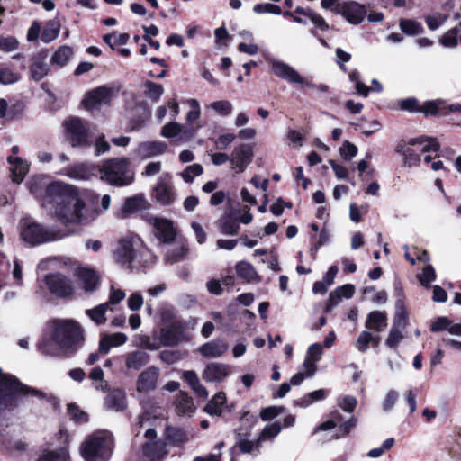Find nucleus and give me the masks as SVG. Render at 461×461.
<instances>
[{
  "label": "nucleus",
  "instance_id": "nucleus-1",
  "mask_svg": "<svg viewBox=\"0 0 461 461\" xmlns=\"http://www.w3.org/2000/svg\"><path fill=\"white\" fill-rule=\"evenodd\" d=\"M46 203H51L53 219L63 225L86 224L95 218V212L86 206L81 190L76 185L57 181L48 189Z\"/></svg>",
  "mask_w": 461,
  "mask_h": 461
},
{
  "label": "nucleus",
  "instance_id": "nucleus-2",
  "mask_svg": "<svg viewBox=\"0 0 461 461\" xmlns=\"http://www.w3.org/2000/svg\"><path fill=\"white\" fill-rule=\"evenodd\" d=\"M52 341L65 356L73 355L84 341V330L73 320H59L53 322Z\"/></svg>",
  "mask_w": 461,
  "mask_h": 461
},
{
  "label": "nucleus",
  "instance_id": "nucleus-3",
  "mask_svg": "<svg viewBox=\"0 0 461 461\" xmlns=\"http://www.w3.org/2000/svg\"><path fill=\"white\" fill-rule=\"evenodd\" d=\"M99 174L102 181L113 186H127L134 181V174L130 169V161L125 158L106 159L101 165Z\"/></svg>",
  "mask_w": 461,
  "mask_h": 461
},
{
  "label": "nucleus",
  "instance_id": "nucleus-4",
  "mask_svg": "<svg viewBox=\"0 0 461 461\" xmlns=\"http://www.w3.org/2000/svg\"><path fill=\"white\" fill-rule=\"evenodd\" d=\"M113 438L108 431H97L86 438L81 446L86 461H107L113 451Z\"/></svg>",
  "mask_w": 461,
  "mask_h": 461
},
{
  "label": "nucleus",
  "instance_id": "nucleus-5",
  "mask_svg": "<svg viewBox=\"0 0 461 461\" xmlns=\"http://www.w3.org/2000/svg\"><path fill=\"white\" fill-rule=\"evenodd\" d=\"M71 232L68 230L56 226L46 227L41 223L25 221L21 231L22 239L31 244L38 245L51 242L68 237Z\"/></svg>",
  "mask_w": 461,
  "mask_h": 461
},
{
  "label": "nucleus",
  "instance_id": "nucleus-6",
  "mask_svg": "<svg viewBox=\"0 0 461 461\" xmlns=\"http://www.w3.org/2000/svg\"><path fill=\"white\" fill-rule=\"evenodd\" d=\"M439 143L434 138L420 136L409 140L408 144H399L396 151L402 155L404 164L412 167L420 161L419 152L438 151Z\"/></svg>",
  "mask_w": 461,
  "mask_h": 461
},
{
  "label": "nucleus",
  "instance_id": "nucleus-7",
  "mask_svg": "<svg viewBox=\"0 0 461 461\" xmlns=\"http://www.w3.org/2000/svg\"><path fill=\"white\" fill-rule=\"evenodd\" d=\"M67 138L73 147L90 145L88 141L89 125L77 117H70L64 122Z\"/></svg>",
  "mask_w": 461,
  "mask_h": 461
},
{
  "label": "nucleus",
  "instance_id": "nucleus-8",
  "mask_svg": "<svg viewBox=\"0 0 461 461\" xmlns=\"http://www.w3.org/2000/svg\"><path fill=\"white\" fill-rule=\"evenodd\" d=\"M44 281L50 293L58 298L69 297L74 292L72 280L62 274H49Z\"/></svg>",
  "mask_w": 461,
  "mask_h": 461
},
{
  "label": "nucleus",
  "instance_id": "nucleus-9",
  "mask_svg": "<svg viewBox=\"0 0 461 461\" xmlns=\"http://www.w3.org/2000/svg\"><path fill=\"white\" fill-rule=\"evenodd\" d=\"M333 12L340 14L351 24L361 23L366 15V6L355 1L338 3Z\"/></svg>",
  "mask_w": 461,
  "mask_h": 461
},
{
  "label": "nucleus",
  "instance_id": "nucleus-10",
  "mask_svg": "<svg viewBox=\"0 0 461 461\" xmlns=\"http://www.w3.org/2000/svg\"><path fill=\"white\" fill-rule=\"evenodd\" d=\"M266 59L271 66V71L273 74L279 78L292 84L310 86L309 83L303 78L299 72L296 71L289 64L269 57H267Z\"/></svg>",
  "mask_w": 461,
  "mask_h": 461
},
{
  "label": "nucleus",
  "instance_id": "nucleus-11",
  "mask_svg": "<svg viewBox=\"0 0 461 461\" xmlns=\"http://www.w3.org/2000/svg\"><path fill=\"white\" fill-rule=\"evenodd\" d=\"M155 200L162 205H169L175 201V190L169 174L161 175L153 190Z\"/></svg>",
  "mask_w": 461,
  "mask_h": 461
},
{
  "label": "nucleus",
  "instance_id": "nucleus-12",
  "mask_svg": "<svg viewBox=\"0 0 461 461\" xmlns=\"http://www.w3.org/2000/svg\"><path fill=\"white\" fill-rule=\"evenodd\" d=\"M185 339V327L178 319H173L172 321L160 330L161 344L167 347H174Z\"/></svg>",
  "mask_w": 461,
  "mask_h": 461
},
{
  "label": "nucleus",
  "instance_id": "nucleus-13",
  "mask_svg": "<svg viewBox=\"0 0 461 461\" xmlns=\"http://www.w3.org/2000/svg\"><path fill=\"white\" fill-rule=\"evenodd\" d=\"M253 155V148L250 144L243 143L235 147L230 158L231 168L236 173L244 172L251 163Z\"/></svg>",
  "mask_w": 461,
  "mask_h": 461
},
{
  "label": "nucleus",
  "instance_id": "nucleus-14",
  "mask_svg": "<svg viewBox=\"0 0 461 461\" xmlns=\"http://www.w3.org/2000/svg\"><path fill=\"white\" fill-rule=\"evenodd\" d=\"M135 258L134 238L125 237L118 240L113 250L115 262L121 265L130 264Z\"/></svg>",
  "mask_w": 461,
  "mask_h": 461
},
{
  "label": "nucleus",
  "instance_id": "nucleus-15",
  "mask_svg": "<svg viewBox=\"0 0 461 461\" xmlns=\"http://www.w3.org/2000/svg\"><path fill=\"white\" fill-rule=\"evenodd\" d=\"M160 375L158 367L151 366L142 371L136 381V389L140 393H147L157 387V383Z\"/></svg>",
  "mask_w": 461,
  "mask_h": 461
},
{
  "label": "nucleus",
  "instance_id": "nucleus-16",
  "mask_svg": "<svg viewBox=\"0 0 461 461\" xmlns=\"http://www.w3.org/2000/svg\"><path fill=\"white\" fill-rule=\"evenodd\" d=\"M113 88L103 86L89 92L84 99V104L89 109H95L110 103Z\"/></svg>",
  "mask_w": 461,
  "mask_h": 461
},
{
  "label": "nucleus",
  "instance_id": "nucleus-17",
  "mask_svg": "<svg viewBox=\"0 0 461 461\" xmlns=\"http://www.w3.org/2000/svg\"><path fill=\"white\" fill-rule=\"evenodd\" d=\"M201 127V125L184 127L177 122H171L162 127L161 135L167 139L179 136L180 140H189Z\"/></svg>",
  "mask_w": 461,
  "mask_h": 461
},
{
  "label": "nucleus",
  "instance_id": "nucleus-18",
  "mask_svg": "<svg viewBox=\"0 0 461 461\" xmlns=\"http://www.w3.org/2000/svg\"><path fill=\"white\" fill-rule=\"evenodd\" d=\"M231 373V366L224 363L212 362L206 365L203 379L210 383H220Z\"/></svg>",
  "mask_w": 461,
  "mask_h": 461
},
{
  "label": "nucleus",
  "instance_id": "nucleus-19",
  "mask_svg": "<svg viewBox=\"0 0 461 461\" xmlns=\"http://www.w3.org/2000/svg\"><path fill=\"white\" fill-rule=\"evenodd\" d=\"M30 76L35 81H40L45 77L49 71L50 66L47 62V54L39 52L31 59Z\"/></svg>",
  "mask_w": 461,
  "mask_h": 461
},
{
  "label": "nucleus",
  "instance_id": "nucleus-20",
  "mask_svg": "<svg viewBox=\"0 0 461 461\" xmlns=\"http://www.w3.org/2000/svg\"><path fill=\"white\" fill-rule=\"evenodd\" d=\"M51 185L48 184L44 177L42 176H34L28 182V186L30 193L38 200L41 201V206L45 209H49L51 203H46L45 199L47 197L48 189Z\"/></svg>",
  "mask_w": 461,
  "mask_h": 461
},
{
  "label": "nucleus",
  "instance_id": "nucleus-21",
  "mask_svg": "<svg viewBox=\"0 0 461 461\" xmlns=\"http://www.w3.org/2000/svg\"><path fill=\"white\" fill-rule=\"evenodd\" d=\"M229 348L228 343L217 339L204 343L198 348V352L206 358L221 357Z\"/></svg>",
  "mask_w": 461,
  "mask_h": 461
},
{
  "label": "nucleus",
  "instance_id": "nucleus-22",
  "mask_svg": "<svg viewBox=\"0 0 461 461\" xmlns=\"http://www.w3.org/2000/svg\"><path fill=\"white\" fill-rule=\"evenodd\" d=\"M167 149L164 141H145L141 142L135 150L136 156L146 159L154 156L163 154Z\"/></svg>",
  "mask_w": 461,
  "mask_h": 461
},
{
  "label": "nucleus",
  "instance_id": "nucleus-23",
  "mask_svg": "<svg viewBox=\"0 0 461 461\" xmlns=\"http://www.w3.org/2000/svg\"><path fill=\"white\" fill-rule=\"evenodd\" d=\"M153 225L156 237L163 242H170L176 236L173 223L166 219L155 218Z\"/></svg>",
  "mask_w": 461,
  "mask_h": 461
},
{
  "label": "nucleus",
  "instance_id": "nucleus-24",
  "mask_svg": "<svg viewBox=\"0 0 461 461\" xmlns=\"http://www.w3.org/2000/svg\"><path fill=\"white\" fill-rule=\"evenodd\" d=\"M128 340L127 335L122 332L104 334L99 342V352L107 354L112 348L120 347Z\"/></svg>",
  "mask_w": 461,
  "mask_h": 461
},
{
  "label": "nucleus",
  "instance_id": "nucleus-25",
  "mask_svg": "<svg viewBox=\"0 0 461 461\" xmlns=\"http://www.w3.org/2000/svg\"><path fill=\"white\" fill-rule=\"evenodd\" d=\"M77 277L83 289L86 293L95 291L99 284L98 274L90 268H79Z\"/></svg>",
  "mask_w": 461,
  "mask_h": 461
},
{
  "label": "nucleus",
  "instance_id": "nucleus-26",
  "mask_svg": "<svg viewBox=\"0 0 461 461\" xmlns=\"http://www.w3.org/2000/svg\"><path fill=\"white\" fill-rule=\"evenodd\" d=\"M387 314L383 311L370 312L365 322V327L376 332L383 331L387 327Z\"/></svg>",
  "mask_w": 461,
  "mask_h": 461
},
{
  "label": "nucleus",
  "instance_id": "nucleus-27",
  "mask_svg": "<svg viewBox=\"0 0 461 461\" xmlns=\"http://www.w3.org/2000/svg\"><path fill=\"white\" fill-rule=\"evenodd\" d=\"M104 405L107 409L113 411L124 410L127 406L125 393L122 390L110 392L104 399Z\"/></svg>",
  "mask_w": 461,
  "mask_h": 461
},
{
  "label": "nucleus",
  "instance_id": "nucleus-28",
  "mask_svg": "<svg viewBox=\"0 0 461 461\" xmlns=\"http://www.w3.org/2000/svg\"><path fill=\"white\" fill-rule=\"evenodd\" d=\"M128 369L139 370L149 362V355L143 350H135L124 356Z\"/></svg>",
  "mask_w": 461,
  "mask_h": 461
},
{
  "label": "nucleus",
  "instance_id": "nucleus-29",
  "mask_svg": "<svg viewBox=\"0 0 461 461\" xmlns=\"http://www.w3.org/2000/svg\"><path fill=\"white\" fill-rule=\"evenodd\" d=\"M7 161L11 165L13 180L21 183L29 170V165L19 157L9 156Z\"/></svg>",
  "mask_w": 461,
  "mask_h": 461
},
{
  "label": "nucleus",
  "instance_id": "nucleus-30",
  "mask_svg": "<svg viewBox=\"0 0 461 461\" xmlns=\"http://www.w3.org/2000/svg\"><path fill=\"white\" fill-rule=\"evenodd\" d=\"M147 206V201L141 194H137L125 199L123 206L121 210V214L124 217L127 214L137 212L140 210L145 209Z\"/></svg>",
  "mask_w": 461,
  "mask_h": 461
},
{
  "label": "nucleus",
  "instance_id": "nucleus-31",
  "mask_svg": "<svg viewBox=\"0 0 461 461\" xmlns=\"http://www.w3.org/2000/svg\"><path fill=\"white\" fill-rule=\"evenodd\" d=\"M182 378L189 384L194 393L203 399L207 398L208 392L206 388L200 383L196 372L193 370L184 371Z\"/></svg>",
  "mask_w": 461,
  "mask_h": 461
},
{
  "label": "nucleus",
  "instance_id": "nucleus-32",
  "mask_svg": "<svg viewBox=\"0 0 461 461\" xmlns=\"http://www.w3.org/2000/svg\"><path fill=\"white\" fill-rule=\"evenodd\" d=\"M226 408L225 393L220 392L204 407V411L212 416H221Z\"/></svg>",
  "mask_w": 461,
  "mask_h": 461
},
{
  "label": "nucleus",
  "instance_id": "nucleus-33",
  "mask_svg": "<svg viewBox=\"0 0 461 461\" xmlns=\"http://www.w3.org/2000/svg\"><path fill=\"white\" fill-rule=\"evenodd\" d=\"M59 174L77 180H87L90 177L88 167L84 163L65 167Z\"/></svg>",
  "mask_w": 461,
  "mask_h": 461
},
{
  "label": "nucleus",
  "instance_id": "nucleus-34",
  "mask_svg": "<svg viewBox=\"0 0 461 461\" xmlns=\"http://www.w3.org/2000/svg\"><path fill=\"white\" fill-rule=\"evenodd\" d=\"M176 410L180 415H191L194 410V404L192 398L184 392H180L176 398Z\"/></svg>",
  "mask_w": 461,
  "mask_h": 461
},
{
  "label": "nucleus",
  "instance_id": "nucleus-35",
  "mask_svg": "<svg viewBox=\"0 0 461 461\" xmlns=\"http://www.w3.org/2000/svg\"><path fill=\"white\" fill-rule=\"evenodd\" d=\"M446 101L443 99H437L426 102L420 108V112L423 113L426 116L429 115H447Z\"/></svg>",
  "mask_w": 461,
  "mask_h": 461
},
{
  "label": "nucleus",
  "instance_id": "nucleus-36",
  "mask_svg": "<svg viewBox=\"0 0 461 461\" xmlns=\"http://www.w3.org/2000/svg\"><path fill=\"white\" fill-rule=\"evenodd\" d=\"M61 23L58 18L50 20L41 34V39L43 42L49 43L54 41L59 34Z\"/></svg>",
  "mask_w": 461,
  "mask_h": 461
},
{
  "label": "nucleus",
  "instance_id": "nucleus-37",
  "mask_svg": "<svg viewBox=\"0 0 461 461\" xmlns=\"http://www.w3.org/2000/svg\"><path fill=\"white\" fill-rule=\"evenodd\" d=\"M188 249L186 242L184 240H178L169 250H167L166 259L170 263H175L185 258Z\"/></svg>",
  "mask_w": 461,
  "mask_h": 461
},
{
  "label": "nucleus",
  "instance_id": "nucleus-38",
  "mask_svg": "<svg viewBox=\"0 0 461 461\" xmlns=\"http://www.w3.org/2000/svg\"><path fill=\"white\" fill-rule=\"evenodd\" d=\"M236 272L239 277L248 281H258L259 277L254 267L247 261H240L236 264Z\"/></svg>",
  "mask_w": 461,
  "mask_h": 461
},
{
  "label": "nucleus",
  "instance_id": "nucleus-39",
  "mask_svg": "<svg viewBox=\"0 0 461 461\" xmlns=\"http://www.w3.org/2000/svg\"><path fill=\"white\" fill-rule=\"evenodd\" d=\"M74 54L71 47L63 45L60 46L51 56L50 61L52 64L59 67L66 66Z\"/></svg>",
  "mask_w": 461,
  "mask_h": 461
},
{
  "label": "nucleus",
  "instance_id": "nucleus-40",
  "mask_svg": "<svg viewBox=\"0 0 461 461\" xmlns=\"http://www.w3.org/2000/svg\"><path fill=\"white\" fill-rule=\"evenodd\" d=\"M408 323V312L402 299H397L395 302V314L393 326L404 330Z\"/></svg>",
  "mask_w": 461,
  "mask_h": 461
},
{
  "label": "nucleus",
  "instance_id": "nucleus-41",
  "mask_svg": "<svg viewBox=\"0 0 461 461\" xmlns=\"http://www.w3.org/2000/svg\"><path fill=\"white\" fill-rule=\"evenodd\" d=\"M218 229L224 235H237L239 233L240 226L236 220L230 216H222L216 222Z\"/></svg>",
  "mask_w": 461,
  "mask_h": 461
},
{
  "label": "nucleus",
  "instance_id": "nucleus-42",
  "mask_svg": "<svg viewBox=\"0 0 461 461\" xmlns=\"http://www.w3.org/2000/svg\"><path fill=\"white\" fill-rule=\"evenodd\" d=\"M401 31L409 36H415L423 33L422 24L412 19H401L399 22Z\"/></svg>",
  "mask_w": 461,
  "mask_h": 461
},
{
  "label": "nucleus",
  "instance_id": "nucleus-43",
  "mask_svg": "<svg viewBox=\"0 0 461 461\" xmlns=\"http://www.w3.org/2000/svg\"><path fill=\"white\" fill-rule=\"evenodd\" d=\"M109 310V303H101L86 311V314L97 325L105 323V312Z\"/></svg>",
  "mask_w": 461,
  "mask_h": 461
},
{
  "label": "nucleus",
  "instance_id": "nucleus-44",
  "mask_svg": "<svg viewBox=\"0 0 461 461\" xmlns=\"http://www.w3.org/2000/svg\"><path fill=\"white\" fill-rule=\"evenodd\" d=\"M164 446L159 442H146L143 446V454L151 461H159L164 455Z\"/></svg>",
  "mask_w": 461,
  "mask_h": 461
},
{
  "label": "nucleus",
  "instance_id": "nucleus-45",
  "mask_svg": "<svg viewBox=\"0 0 461 461\" xmlns=\"http://www.w3.org/2000/svg\"><path fill=\"white\" fill-rule=\"evenodd\" d=\"M185 104L189 105L190 110L186 114V126H197L194 123L199 120L201 116L200 104L196 99L191 98L185 101Z\"/></svg>",
  "mask_w": 461,
  "mask_h": 461
},
{
  "label": "nucleus",
  "instance_id": "nucleus-46",
  "mask_svg": "<svg viewBox=\"0 0 461 461\" xmlns=\"http://www.w3.org/2000/svg\"><path fill=\"white\" fill-rule=\"evenodd\" d=\"M68 452L66 447L43 453L37 461H68Z\"/></svg>",
  "mask_w": 461,
  "mask_h": 461
},
{
  "label": "nucleus",
  "instance_id": "nucleus-47",
  "mask_svg": "<svg viewBox=\"0 0 461 461\" xmlns=\"http://www.w3.org/2000/svg\"><path fill=\"white\" fill-rule=\"evenodd\" d=\"M164 92L161 85L156 84L151 81L145 83V94L151 100L158 102Z\"/></svg>",
  "mask_w": 461,
  "mask_h": 461
},
{
  "label": "nucleus",
  "instance_id": "nucleus-48",
  "mask_svg": "<svg viewBox=\"0 0 461 461\" xmlns=\"http://www.w3.org/2000/svg\"><path fill=\"white\" fill-rule=\"evenodd\" d=\"M167 438L175 444H183L187 441V436L180 428H167Z\"/></svg>",
  "mask_w": 461,
  "mask_h": 461
},
{
  "label": "nucleus",
  "instance_id": "nucleus-49",
  "mask_svg": "<svg viewBox=\"0 0 461 461\" xmlns=\"http://www.w3.org/2000/svg\"><path fill=\"white\" fill-rule=\"evenodd\" d=\"M203 170V167L200 164H193L181 173V176L185 182L192 183L195 176L202 175Z\"/></svg>",
  "mask_w": 461,
  "mask_h": 461
},
{
  "label": "nucleus",
  "instance_id": "nucleus-50",
  "mask_svg": "<svg viewBox=\"0 0 461 461\" xmlns=\"http://www.w3.org/2000/svg\"><path fill=\"white\" fill-rule=\"evenodd\" d=\"M20 76L6 67L0 66V84L9 85L17 82Z\"/></svg>",
  "mask_w": 461,
  "mask_h": 461
},
{
  "label": "nucleus",
  "instance_id": "nucleus-51",
  "mask_svg": "<svg viewBox=\"0 0 461 461\" xmlns=\"http://www.w3.org/2000/svg\"><path fill=\"white\" fill-rule=\"evenodd\" d=\"M210 107L222 116L230 114L233 109L232 104L227 100L213 102L211 104Z\"/></svg>",
  "mask_w": 461,
  "mask_h": 461
},
{
  "label": "nucleus",
  "instance_id": "nucleus-52",
  "mask_svg": "<svg viewBox=\"0 0 461 461\" xmlns=\"http://www.w3.org/2000/svg\"><path fill=\"white\" fill-rule=\"evenodd\" d=\"M457 33L458 29L453 28L441 36V38L439 39V42L445 48H455L457 45Z\"/></svg>",
  "mask_w": 461,
  "mask_h": 461
},
{
  "label": "nucleus",
  "instance_id": "nucleus-53",
  "mask_svg": "<svg viewBox=\"0 0 461 461\" xmlns=\"http://www.w3.org/2000/svg\"><path fill=\"white\" fill-rule=\"evenodd\" d=\"M253 11L256 14H281L282 10L280 6L270 4V3H265V4H257L253 7Z\"/></svg>",
  "mask_w": 461,
  "mask_h": 461
},
{
  "label": "nucleus",
  "instance_id": "nucleus-54",
  "mask_svg": "<svg viewBox=\"0 0 461 461\" xmlns=\"http://www.w3.org/2000/svg\"><path fill=\"white\" fill-rule=\"evenodd\" d=\"M418 278L422 285L429 286L436 278L435 269L431 265H427Z\"/></svg>",
  "mask_w": 461,
  "mask_h": 461
},
{
  "label": "nucleus",
  "instance_id": "nucleus-55",
  "mask_svg": "<svg viewBox=\"0 0 461 461\" xmlns=\"http://www.w3.org/2000/svg\"><path fill=\"white\" fill-rule=\"evenodd\" d=\"M357 147L354 144H352L349 141H345L341 148L339 149V153L341 158L346 160L349 161L357 154Z\"/></svg>",
  "mask_w": 461,
  "mask_h": 461
},
{
  "label": "nucleus",
  "instance_id": "nucleus-56",
  "mask_svg": "<svg viewBox=\"0 0 461 461\" xmlns=\"http://www.w3.org/2000/svg\"><path fill=\"white\" fill-rule=\"evenodd\" d=\"M373 339V334L367 330H363L357 337L356 348L359 352H366L369 344Z\"/></svg>",
  "mask_w": 461,
  "mask_h": 461
},
{
  "label": "nucleus",
  "instance_id": "nucleus-57",
  "mask_svg": "<svg viewBox=\"0 0 461 461\" xmlns=\"http://www.w3.org/2000/svg\"><path fill=\"white\" fill-rule=\"evenodd\" d=\"M18 41L12 36L0 35V50L11 52L18 48Z\"/></svg>",
  "mask_w": 461,
  "mask_h": 461
},
{
  "label": "nucleus",
  "instance_id": "nucleus-58",
  "mask_svg": "<svg viewBox=\"0 0 461 461\" xmlns=\"http://www.w3.org/2000/svg\"><path fill=\"white\" fill-rule=\"evenodd\" d=\"M402 329L392 327L388 338L385 340V344L390 348H396L401 339L403 338L402 336Z\"/></svg>",
  "mask_w": 461,
  "mask_h": 461
},
{
  "label": "nucleus",
  "instance_id": "nucleus-59",
  "mask_svg": "<svg viewBox=\"0 0 461 461\" xmlns=\"http://www.w3.org/2000/svg\"><path fill=\"white\" fill-rule=\"evenodd\" d=\"M281 431V426L274 422L272 424L267 425L265 427L263 431L261 432L258 440H265V439H271L277 436Z\"/></svg>",
  "mask_w": 461,
  "mask_h": 461
},
{
  "label": "nucleus",
  "instance_id": "nucleus-60",
  "mask_svg": "<svg viewBox=\"0 0 461 461\" xmlns=\"http://www.w3.org/2000/svg\"><path fill=\"white\" fill-rule=\"evenodd\" d=\"M447 19V15H427L425 22L428 28L431 31H435L439 28Z\"/></svg>",
  "mask_w": 461,
  "mask_h": 461
},
{
  "label": "nucleus",
  "instance_id": "nucleus-61",
  "mask_svg": "<svg viewBox=\"0 0 461 461\" xmlns=\"http://www.w3.org/2000/svg\"><path fill=\"white\" fill-rule=\"evenodd\" d=\"M398 397L399 393L396 391H388L382 402L383 410L384 411H390L395 404L396 401L398 400Z\"/></svg>",
  "mask_w": 461,
  "mask_h": 461
},
{
  "label": "nucleus",
  "instance_id": "nucleus-62",
  "mask_svg": "<svg viewBox=\"0 0 461 461\" xmlns=\"http://www.w3.org/2000/svg\"><path fill=\"white\" fill-rule=\"evenodd\" d=\"M128 307L131 311H139L143 304V297L140 293H133L127 301Z\"/></svg>",
  "mask_w": 461,
  "mask_h": 461
},
{
  "label": "nucleus",
  "instance_id": "nucleus-63",
  "mask_svg": "<svg viewBox=\"0 0 461 461\" xmlns=\"http://www.w3.org/2000/svg\"><path fill=\"white\" fill-rule=\"evenodd\" d=\"M357 403V401L354 396L346 395L341 399L339 404L343 411L347 412H352Z\"/></svg>",
  "mask_w": 461,
  "mask_h": 461
},
{
  "label": "nucleus",
  "instance_id": "nucleus-64",
  "mask_svg": "<svg viewBox=\"0 0 461 461\" xmlns=\"http://www.w3.org/2000/svg\"><path fill=\"white\" fill-rule=\"evenodd\" d=\"M451 324V321L447 317H438L432 324H431V331L438 332L448 330L449 325Z\"/></svg>",
  "mask_w": 461,
  "mask_h": 461
}]
</instances>
